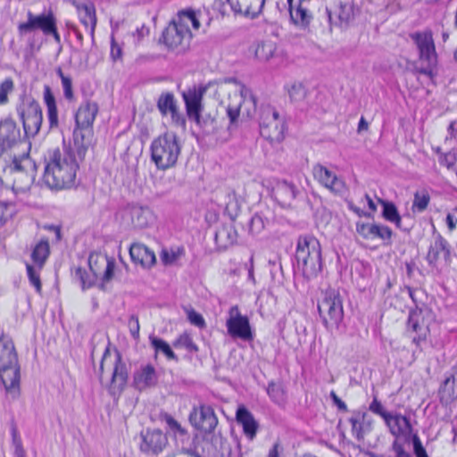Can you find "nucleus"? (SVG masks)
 Wrapping results in <instances>:
<instances>
[{
    "label": "nucleus",
    "instance_id": "obj_46",
    "mask_svg": "<svg viewBox=\"0 0 457 457\" xmlns=\"http://www.w3.org/2000/svg\"><path fill=\"white\" fill-rule=\"evenodd\" d=\"M267 394L276 403H283L286 400L285 391L280 384L275 382L269 383Z\"/></svg>",
    "mask_w": 457,
    "mask_h": 457
},
{
    "label": "nucleus",
    "instance_id": "obj_58",
    "mask_svg": "<svg viewBox=\"0 0 457 457\" xmlns=\"http://www.w3.org/2000/svg\"><path fill=\"white\" fill-rule=\"evenodd\" d=\"M123 50L120 45H119L114 37L111 38V58L113 62L122 61Z\"/></svg>",
    "mask_w": 457,
    "mask_h": 457
},
{
    "label": "nucleus",
    "instance_id": "obj_60",
    "mask_svg": "<svg viewBox=\"0 0 457 457\" xmlns=\"http://www.w3.org/2000/svg\"><path fill=\"white\" fill-rule=\"evenodd\" d=\"M187 319L191 324L203 328L205 327V321L203 316L196 312L195 310H190L187 312Z\"/></svg>",
    "mask_w": 457,
    "mask_h": 457
},
{
    "label": "nucleus",
    "instance_id": "obj_51",
    "mask_svg": "<svg viewBox=\"0 0 457 457\" xmlns=\"http://www.w3.org/2000/svg\"><path fill=\"white\" fill-rule=\"evenodd\" d=\"M288 95L293 102H301L306 96V89L301 83H294L288 89Z\"/></svg>",
    "mask_w": 457,
    "mask_h": 457
},
{
    "label": "nucleus",
    "instance_id": "obj_53",
    "mask_svg": "<svg viewBox=\"0 0 457 457\" xmlns=\"http://www.w3.org/2000/svg\"><path fill=\"white\" fill-rule=\"evenodd\" d=\"M13 89V81L11 78L5 79L0 85V105L7 103L8 94Z\"/></svg>",
    "mask_w": 457,
    "mask_h": 457
},
{
    "label": "nucleus",
    "instance_id": "obj_2",
    "mask_svg": "<svg viewBox=\"0 0 457 457\" xmlns=\"http://www.w3.org/2000/svg\"><path fill=\"white\" fill-rule=\"evenodd\" d=\"M97 375L101 383L113 397L121 395L127 386L129 372L126 363L120 353L112 356L109 347H106L100 361Z\"/></svg>",
    "mask_w": 457,
    "mask_h": 457
},
{
    "label": "nucleus",
    "instance_id": "obj_27",
    "mask_svg": "<svg viewBox=\"0 0 457 457\" xmlns=\"http://www.w3.org/2000/svg\"><path fill=\"white\" fill-rule=\"evenodd\" d=\"M20 138V129L10 119L0 122V146L3 151L12 147Z\"/></svg>",
    "mask_w": 457,
    "mask_h": 457
},
{
    "label": "nucleus",
    "instance_id": "obj_63",
    "mask_svg": "<svg viewBox=\"0 0 457 457\" xmlns=\"http://www.w3.org/2000/svg\"><path fill=\"white\" fill-rule=\"evenodd\" d=\"M413 448L416 457H428L425 448L423 447L417 435L413 436Z\"/></svg>",
    "mask_w": 457,
    "mask_h": 457
},
{
    "label": "nucleus",
    "instance_id": "obj_21",
    "mask_svg": "<svg viewBox=\"0 0 457 457\" xmlns=\"http://www.w3.org/2000/svg\"><path fill=\"white\" fill-rule=\"evenodd\" d=\"M88 265L91 273L98 277L104 271L103 280L108 282L112 279L115 264L106 255L91 253L88 257Z\"/></svg>",
    "mask_w": 457,
    "mask_h": 457
},
{
    "label": "nucleus",
    "instance_id": "obj_15",
    "mask_svg": "<svg viewBox=\"0 0 457 457\" xmlns=\"http://www.w3.org/2000/svg\"><path fill=\"white\" fill-rule=\"evenodd\" d=\"M356 231L364 239L373 240L379 238L386 245L391 244L393 231L386 225L359 221L356 223Z\"/></svg>",
    "mask_w": 457,
    "mask_h": 457
},
{
    "label": "nucleus",
    "instance_id": "obj_30",
    "mask_svg": "<svg viewBox=\"0 0 457 457\" xmlns=\"http://www.w3.org/2000/svg\"><path fill=\"white\" fill-rule=\"evenodd\" d=\"M129 254L134 262L139 263L143 267H151L156 261L154 253L145 245L139 243L131 245Z\"/></svg>",
    "mask_w": 457,
    "mask_h": 457
},
{
    "label": "nucleus",
    "instance_id": "obj_5",
    "mask_svg": "<svg viewBox=\"0 0 457 457\" xmlns=\"http://www.w3.org/2000/svg\"><path fill=\"white\" fill-rule=\"evenodd\" d=\"M180 152L181 146L174 133H164L151 144V159L159 170H165L173 167Z\"/></svg>",
    "mask_w": 457,
    "mask_h": 457
},
{
    "label": "nucleus",
    "instance_id": "obj_48",
    "mask_svg": "<svg viewBox=\"0 0 457 457\" xmlns=\"http://www.w3.org/2000/svg\"><path fill=\"white\" fill-rule=\"evenodd\" d=\"M27 274L30 284L36 288L37 293H41L42 285L39 276V269L37 266L31 264H26Z\"/></svg>",
    "mask_w": 457,
    "mask_h": 457
},
{
    "label": "nucleus",
    "instance_id": "obj_13",
    "mask_svg": "<svg viewBox=\"0 0 457 457\" xmlns=\"http://www.w3.org/2000/svg\"><path fill=\"white\" fill-rule=\"evenodd\" d=\"M192 33L179 28L174 22L170 21L163 30L162 40L163 44L170 50L179 52L186 50L190 44Z\"/></svg>",
    "mask_w": 457,
    "mask_h": 457
},
{
    "label": "nucleus",
    "instance_id": "obj_41",
    "mask_svg": "<svg viewBox=\"0 0 457 457\" xmlns=\"http://www.w3.org/2000/svg\"><path fill=\"white\" fill-rule=\"evenodd\" d=\"M215 241L220 247L226 248L237 241V232L230 226L222 227L216 231Z\"/></svg>",
    "mask_w": 457,
    "mask_h": 457
},
{
    "label": "nucleus",
    "instance_id": "obj_11",
    "mask_svg": "<svg viewBox=\"0 0 457 457\" xmlns=\"http://www.w3.org/2000/svg\"><path fill=\"white\" fill-rule=\"evenodd\" d=\"M228 334L232 338L251 341L253 338L250 321L247 316L242 315L237 305L231 306L226 320Z\"/></svg>",
    "mask_w": 457,
    "mask_h": 457
},
{
    "label": "nucleus",
    "instance_id": "obj_22",
    "mask_svg": "<svg viewBox=\"0 0 457 457\" xmlns=\"http://www.w3.org/2000/svg\"><path fill=\"white\" fill-rule=\"evenodd\" d=\"M158 383V375L154 367L151 364L142 366L134 373L133 384L139 391L154 387Z\"/></svg>",
    "mask_w": 457,
    "mask_h": 457
},
{
    "label": "nucleus",
    "instance_id": "obj_57",
    "mask_svg": "<svg viewBox=\"0 0 457 457\" xmlns=\"http://www.w3.org/2000/svg\"><path fill=\"white\" fill-rule=\"evenodd\" d=\"M183 253V250L178 249L177 251L174 250H162L161 253V259L162 262L166 265L172 264L175 262L180 255Z\"/></svg>",
    "mask_w": 457,
    "mask_h": 457
},
{
    "label": "nucleus",
    "instance_id": "obj_23",
    "mask_svg": "<svg viewBox=\"0 0 457 457\" xmlns=\"http://www.w3.org/2000/svg\"><path fill=\"white\" fill-rule=\"evenodd\" d=\"M390 433L396 436H410L413 432V428L410 419L401 413H392L385 421Z\"/></svg>",
    "mask_w": 457,
    "mask_h": 457
},
{
    "label": "nucleus",
    "instance_id": "obj_61",
    "mask_svg": "<svg viewBox=\"0 0 457 457\" xmlns=\"http://www.w3.org/2000/svg\"><path fill=\"white\" fill-rule=\"evenodd\" d=\"M241 97L243 98V102L241 104H251L255 109L256 107V98L253 95L252 91L243 87L241 89Z\"/></svg>",
    "mask_w": 457,
    "mask_h": 457
},
{
    "label": "nucleus",
    "instance_id": "obj_36",
    "mask_svg": "<svg viewBox=\"0 0 457 457\" xmlns=\"http://www.w3.org/2000/svg\"><path fill=\"white\" fill-rule=\"evenodd\" d=\"M93 134L92 128L87 129H81L76 125L73 131L74 145L77 147V152L79 156L84 155L88 145H90V138Z\"/></svg>",
    "mask_w": 457,
    "mask_h": 457
},
{
    "label": "nucleus",
    "instance_id": "obj_37",
    "mask_svg": "<svg viewBox=\"0 0 457 457\" xmlns=\"http://www.w3.org/2000/svg\"><path fill=\"white\" fill-rule=\"evenodd\" d=\"M80 22L87 29H90V35L94 39L96 26V10L93 5L82 4L78 7Z\"/></svg>",
    "mask_w": 457,
    "mask_h": 457
},
{
    "label": "nucleus",
    "instance_id": "obj_14",
    "mask_svg": "<svg viewBox=\"0 0 457 457\" xmlns=\"http://www.w3.org/2000/svg\"><path fill=\"white\" fill-rule=\"evenodd\" d=\"M140 450L146 454L157 455L162 453L168 445L166 435L160 429H146L141 434Z\"/></svg>",
    "mask_w": 457,
    "mask_h": 457
},
{
    "label": "nucleus",
    "instance_id": "obj_16",
    "mask_svg": "<svg viewBox=\"0 0 457 457\" xmlns=\"http://www.w3.org/2000/svg\"><path fill=\"white\" fill-rule=\"evenodd\" d=\"M207 91L206 86L194 87L183 93V99L186 104L187 114L189 119L194 120L203 111L202 100Z\"/></svg>",
    "mask_w": 457,
    "mask_h": 457
},
{
    "label": "nucleus",
    "instance_id": "obj_59",
    "mask_svg": "<svg viewBox=\"0 0 457 457\" xmlns=\"http://www.w3.org/2000/svg\"><path fill=\"white\" fill-rule=\"evenodd\" d=\"M163 420L172 431L177 432L179 435L187 434V430L182 428L181 425L170 414H165Z\"/></svg>",
    "mask_w": 457,
    "mask_h": 457
},
{
    "label": "nucleus",
    "instance_id": "obj_56",
    "mask_svg": "<svg viewBox=\"0 0 457 457\" xmlns=\"http://www.w3.org/2000/svg\"><path fill=\"white\" fill-rule=\"evenodd\" d=\"M421 317V311L414 310L410 312L407 326L409 329L414 332H419L421 329L420 320Z\"/></svg>",
    "mask_w": 457,
    "mask_h": 457
},
{
    "label": "nucleus",
    "instance_id": "obj_24",
    "mask_svg": "<svg viewBox=\"0 0 457 457\" xmlns=\"http://www.w3.org/2000/svg\"><path fill=\"white\" fill-rule=\"evenodd\" d=\"M97 112L98 104L96 102L89 100L83 102L75 114L76 125L88 130L89 128H93Z\"/></svg>",
    "mask_w": 457,
    "mask_h": 457
},
{
    "label": "nucleus",
    "instance_id": "obj_31",
    "mask_svg": "<svg viewBox=\"0 0 457 457\" xmlns=\"http://www.w3.org/2000/svg\"><path fill=\"white\" fill-rule=\"evenodd\" d=\"M330 28L332 26L343 27L347 26L353 19V7L350 4L341 3L336 18H333L331 11L327 7L325 10Z\"/></svg>",
    "mask_w": 457,
    "mask_h": 457
},
{
    "label": "nucleus",
    "instance_id": "obj_40",
    "mask_svg": "<svg viewBox=\"0 0 457 457\" xmlns=\"http://www.w3.org/2000/svg\"><path fill=\"white\" fill-rule=\"evenodd\" d=\"M50 253L49 244L47 240L38 242L31 253V259L35 265L41 270Z\"/></svg>",
    "mask_w": 457,
    "mask_h": 457
},
{
    "label": "nucleus",
    "instance_id": "obj_12",
    "mask_svg": "<svg viewBox=\"0 0 457 457\" xmlns=\"http://www.w3.org/2000/svg\"><path fill=\"white\" fill-rule=\"evenodd\" d=\"M188 420L195 429L204 434L213 433L219 423L213 408L204 403L195 406L189 414Z\"/></svg>",
    "mask_w": 457,
    "mask_h": 457
},
{
    "label": "nucleus",
    "instance_id": "obj_1",
    "mask_svg": "<svg viewBox=\"0 0 457 457\" xmlns=\"http://www.w3.org/2000/svg\"><path fill=\"white\" fill-rule=\"evenodd\" d=\"M79 164L70 148L54 149L48 154L44 181L50 188L63 189L74 184Z\"/></svg>",
    "mask_w": 457,
    "mask_h": 457
},
{
    "label": "nucleus",
    "instance_id": "obj_47",
    "mask_svg": "<svg viewBox=\"0 0 457 457\" xmlns=\"http://www.w3.org/2000/svg\"><path fill=\"white\" fill-rule=\"evenodd\" d=\"M440 393L442 394L443 397H447L449 399L457 398L454 376L448 377L445 379L443 385L440 387Z\"/></svg>",
    "mask_w": 457,
    "mask_h": 457
},
{
    "label": "nucleus",
    "instance_id": "obj_52",
    "mask_svg": "<svg viewBox=\"0 0 457 457\" xmlns=\"http://www.w3.org/2000/svg\"><path fill=\"white\" fill-rule=\"evenodd\" d=\"M265 228V223L262 216L254 214L249 221V232L252 235H258Z\"/></svg>",
    "mask_w": 457,
    "mask_h": 457
},
{
    "label": "nucleus",
    "instance_id": "obj_42",
    "mask_svg": "<svg viewBox=\"0 0 457 457\" xmlns=\"http://www.w3.org/2000/svg\"><path fill=\"white\" fill-rule=\"evenodd\" d=\"M56 74L61 79L64 98L69 102H73L75 100V96L73 93L71 78L70 76L65 75L62 72V68L60 67L56 69Z\"/></svg>",
    "mask_w": 457,
    "mask_h": 457
},
{
    "label": "nucleus",
    "instance_id": "obj_7",
    "mask_svg": "<svg viewBox=\"0 0 457 457\" xmlns=\"http://www.w3.org/2000/svg\"><path fill=\"white\" fill-rule=\"evenodd\" d=\"M318 311L327 329L338 328L344 318L343 303L340 295L335 289L324 292L318 304Z\"/></svg>",
    "mask_w": 457,
    "mask_h": 457
},
{
    "label": "nucleus",
    "instance_id": "obj_8",
    "mask_svg": "<svg viewBox=\"0 0 457 457\" xmlns=\"http://www.w3.org/2000/svg\"><path fill=\"white\" fill-rule=\"evenodd\" d=\"M259 127L262 137L270 142L283 140L285 121L274 107L262 106L259 114Z\"/></svg>",
    "mask_w": 457,
    "mask_h": 457
},
{
    "label": "nucleus",
    "instance_id": "obj_6",
    "mask_svg": "<svg viewBox=\"0 0 457 457\" xmlns=\"http://www.w3.org/2000/svg\"><path fill=\"white\" fill-rule=\"evenodd\" d=\"M27 18V21L18 25V33L21 37L40 29L45 35L53 36L56 43L61 42V37L57 30V21L52 10L38 15L28 12Z\"/></svg>",
    "mask_w": 457,
    "mask_h": 457
},
{
    "label": "nucleus",
    "instance_id": "obj_33",
    "mask_svg": "<svg viewBox=\"0 0 457 457\" xmlns=\"http://www.w3.org/2000/svg\"><path fill=\"white\" fill-rule=\"evenodd\" d=\"M304 2L299 1L295 9L289 10L290 21L302 29H308L312 21V14L303 6Z\"/></svg>",
    "mask_w": 457,
    "mask_h": 457
},
{
    "label": "nucleus",
    "instance_id": "obj_29",
    "mask_svg": "<svg viewBox=\"0 0 457 457\" xmlns=\"http://www.w3.org/2000/svg\"><path fill=\"white\" fill-rule=\"evenodd\" d=\"M297 193L296 187L287 180L278 181L272 189L274 198L283 206L290 205Z\"/></svg>",
    "mask_w": 457,
    "mask_h": 457
},
{
    "label": "nucleus",
    "instance_id": "obj_20",
    "mask_svg": "<svg viewBox=\"0 0 457 457\" xmlns=\"http://www.w3.org/2000/svg\"><path fill=\"white\" fill-rule=\"evenodd\" d=\"M312 173L315 179L332 192L341 193L344 190V181L325 166L320 163L314 165Z\"/></svg>",
    "mask_w": 457,
    "mask_h": 457
},
{
    "label": "nucleus",
    "instance_id": "obj_17",
    "mask_svg": "<svg viewBox=\"0 0 457 457\" xmlns=\"http://www.w3.org/2000/svg\"><path fill=\"white\" fill-rule=\"evenodd\" d=\"M0 378L7 395L15 398L20 391V366L11 364L0 367Z\"/></svg>",
    "mask_w": 457,
    "mask_h": 457
},
{
    "label": "nucleus",
    "instance_id": "obj_4",
    "mask_svg": "<svg viewBox=\"0 0 457 457\" xmlns=\"http://www.w3.org/2000/svg\"><path fill=\"white\" fill-rule=\"evenodd\" d=\"M418 51L420 67L418 72L430 79L436 75L438 58L431 30L416 31L409 35Z\"/></svg>",
    "mask_w": 457,
    "mask_h": 457
},
{
    "label": "nucleus",
    "instance_id": "obj_54",
    "mask_svg": "<svg viewBox=\"0 0 457 457\" xmlns=\"http://www.w3.org/2000/svg\"><path fill=\"white\" fill-rule=\"evenodd\" d=\"M274 52V46L270 43H262L258 45L255 54L258 58L269 60Z\"/></svg>",
    "mask_w": 457,
    "mask_h": 457
},
{
    "label": "nucleus",
    "instance_id": "obj_35",
    "mask_svg": "<svg viewBox=\"0 0 457 457\" xmlns=\"http://www.w3.org/2000/svg\"><path fill=\"white\" fill-rule=\"evenodd\" d=\"M44 101L47 108V119L51 129L58 127V112L54 96L49 86L44 87Z\"/></svg>",
    "mask_w": 457,
    "mask_h": 457
},
{
    "label": "nucleus",
    "instance_id": "obj_19",
    "mask_svg": "<svg viewBox=\"0 0 457 457\" xmlns=\"http://www.w3.org/2000/svg\"><path fill=\"white\" fill-rule=\"evenodd\" d=\"M451 254V246L439 233H435L433 236V241L431 242L426 260L428 264L432 267H436L437 262L443 257L445 260H448Z\"/></svg>",
    "mask_w": 457,
    "mask_h": 457
},
{
    "label": "nucleus",
    "instance_id": "obj_25",
    "mask_svg": "<svg viewBox=\"0 0 457 457\" xmlns=\"http://www.w3.org/2000/svg\"><path fill=\"white\" fill-rule=\"evenodd\" d=\"M266 0H228L235 13L251 19L256 18L262 12Z\"/></svg>",
    "mask_w": 457,
    "mask_h": 457
},
{
    "label": "nucleus",
    "instance_id": "obj_62",
    "mask_svg": "<svg viewBox=\"0 0 457 457\" xmlns=\"http://www.w3.org/2000/svg\"><path fill=\"white\" fill-rule=\"evenodd\" d=\"M128 326L133 338H138L140 326L137 316L131 315L129 319Z\"/></svg>",
    "mask_w": 457,
    "mask_h": 457
},
{
    "label": "nucleus",
    "instance_id": "obj_50",
    "mask_svg": "<svg viewBox=\"0 0 457 457\" xmlns=\"http://www.w3.org/2000/svg\"><path fill=\"white\" fill-rule=\"evenodd\" d=\"M174 347H183L190 352H196L198 350L196 345L193 342L191 337L187 333L180 335L173 343Z\"/></svg>",
    "mask_w": 457,
    "mask_h": 457
},
{
    "label": "nucleus",
    "instance_id": "obj_39",
    "mask_svg": "<svg viewBox=\"0 0 457 457\" xmlns=\"http://www.w3.org/2000/svg\"><path fill=\"white\" fill-rule=\"evenodd\" d=\"M194 120L208 135L218 133L220 128V124L218 119L215 116L212 115L211 113H201L199 114V116H197V118H195Z\"/></svg>",
    "mask_w": 457,
    "mask_h": 457
},
{
    "label": "nucleus",
    "instance_id": "obj_55",
    "mask_svg": "<svg viewBox=\"0 0 457 457\" xmlns=\"http://www.w3.org/2000/svg\"><path fill=\"white\" fill-rule=\"evenodd\" d=\"M369 410L373 412L374 414H377L380 416L384 421L386 420V419L389 417L391 412H388L386 411L382 403L378 400V398L375 396L373 398V401L370 403L369 406Z\"/></svg>",
    "mask_w": 457,
    "mask_h": 457
},
{
    "label": "nucleus",
    "instance_id": "obj_44",
    "mask_svg": "<svg viewBox=\"0 0 457 457\" xmlns=\"http://www.w3.org/2000/svg\"><path fill=\"white\" fill-rule=\"evenodd\" d=\"M96 276L93 273H88L85 269L80 267L77 268L75 270V278L80 282L81 288L86 290L93 287L96 280Z\"/></svg>",
    "mask_w": 457,
    "mask_h": 457
},
{
    "label": "nucleus",
    "instance_id": "obj_18",
    "mask_svg": "<svg viewBox=\"0 0 457 457\" xmlns=\"http://www.w3.org/2000/svg\"><path fill=\"white\" fill-rule=\"evenodd\" d=\"M157 108L165 116L170 114L172 122L178 127H183L186 124V119L179 112L177 103L172 93L167 92L162 94L157 101Z\"/></svg>",
    "mask_w": 457,
    "mask_h": 457
},
{
    "label": "nucleus",
    "instance_id": "obj_26",
    "mask_svg": "<svg viewBox=\"0 0 457 457\" xmlns=\"http://www.w3.org/2000/svg\"><path fill=\"white\" fill-rule=\"evenodd\" d=\"M126 215L129 216L131 225L136 228H145L154 220L153 212L148 207L136 204L128 206Z\"/></svg>",
    "mask_w": 457,
    "mask_h": 457
},
{
    "label": "nucleus",
    "instance_id": "obj_9",
    "mask_svg": "<svg viewBox=\"0 0 457 457\" xmlns=\"http://www.w3.org/2000/svg\"><path fill=\"white\" fill-rule=\"evenodd\" d=\"M34 164L29 155H22L21 158L14 157L8 167L12 175V190L15 194L26 193L33 184Z\"/></svg>",
    "mask_w": 457,
    "mask_h": 457
},
{
    "label": "nucleus",
    "instance_id": "obj_43",
    "mask_svg": "<svg viewBox=\"0 0 457 457\" xmlns=\"http://www.w3.org/2000/svg\"><path fill=\"white\" fill-rule=\"evenodd\" d=\"M430 202V195L425 189L417 191L414 194V199L411 209L413 212H424Z\"/></svg>",
    "mask_w": 457,
    "mask_h": 457
},
{
    "label": "nucleus",
    "instance_id": "obj_45",
    "mask_svg": "<svg viewBox=\"0 0 457 457\" xmlns=\"http://www.w3.org/2000/svg\"><path fill=\"white\" fill-rule=\"evenodd\" d=\"M150 341L156 352H162L170 360H177L176 354L164 340L158 337H150Z\"/></svg>",
    "mask_w": 457,
    "mask_h": 457
},
{
    "label": "nucleus",
    "instance_id": "obj_64",
    "mask_svg": "<svg viewBox=\"0 0 457 457\" xmlns=\"http://www.w3.org/2000/svg\"><path fill=\"white\" fill-rule=\"evenodd\" d=\"M439 162L441 164L445 165L446 167L450 168L456 162V154L453 152H448L447 154H441Z\"/></svg>",
    "mask_w": 457,
    "mask_h": 457
},
{
    "label": "nucleus",
    "instance_id": "obj_49",
    "mask_svg": "<svg viewBox=\"0 0 457 457\" xmlns=\"http://www.w3.org/2000/svg\"><path fill=\"white\" fill-rule=\"evenodd\" d=\"M192 11H180L176 19L172 21L179 28L190 31Z\"/></svg>",
    "mask_w": 457,
    "mask_h": 457
},
{
    "label": "nucleus",
    "instance_id": "obj_10",
    "mask_svg": "<svg viewBox=\"0 0 457 457\" xmlns=\"http://www.w3.org/2000/svg\"><path fill=\"white\" fill-rule=\"evenodd\" d=\"M17 112L22 121L25 134L28 137L36 136L43 121L39 104L31 97H24L17 106Z\"/></svg>",
    "mask_w": 457,
    "mask_h": 457
},
{
    "label": "nucleus",
    "instance_id": "obj_34",
    "mask_svg": "<svg viewBox=\"0 0 457 457\" xmlns=\"http://www.w3.org/2000/svg\"><path fill=\"white\" fill-rule=\"evenodd\" d=\"M367 413L366 412H354L349 419V422L352 425V432L353 435L358 440L363 438L365 433L370 430L371 425L370 421H367Z\"/></svg>",
    "mask_w": 457,
    "mask_h": 457
},
{
    "label": "nucleus",
    "instance_id": "obj_3",
    "mask_svg": "<svg viewBox=\"0 0 457 457\" xmlns=\"http://www.w3.org/2000/svg\"><path fill=\"white\" fill-rule=\"evenodd\" d=\"M295 260L298 270L311 279L321 270V246L320 241L312 235L300 236L297 240Z\"/></svg>",
    "mask_w": 457,
    "mask_h": 457
},
{
    "label": "nucleus",
    "instance_id": "obj_28",
    "mask_svg": "<svg viewBox=\"0 0 457 457\" xmlns=\"http://www.w3.org/2000/svg\"><path fill=\"white\" fill-rule=\"evenodd\" d=\"M236 420L242 426L244 434L248 439L253 440L256 436L259 424L253 415L244 405L237 408Z\"/></svg>",
    "mask_w": 457,
    "mask_h": 457
},
{
    "label": "nucleus",
    "instance_id": "obj_38",
    "mask_svg": "<svg viewBox=\"0 0 457 457\" xmlns=\"http://www.w3.org/2000/svg\"><path fill=\"white\" fill-rule=\"evenodd\" d=\"M378 203L383 206V218L386 220L394 223L398 228H403L402 218L395 204L392 202H388L380 198L378 199Z\"/></svg>",
    "mask_w": 457,
    "mask_h": 457
},
{
    "label": "nucleus",
    "instance_id": "obj_32",
    "mask_svg": "<svg viewBox=\"0 0 457 457\" xmlns=\"http://www.w3.org/2000/svg\"><path fill=\"white\" fill-rule=\"evenodd\" d=\"M18 355L11 338L2 334L0 337V367L16 364Z\"/></svg>",
    "mask_w": 457,
    "mask_h": 457
}]
</instances>
